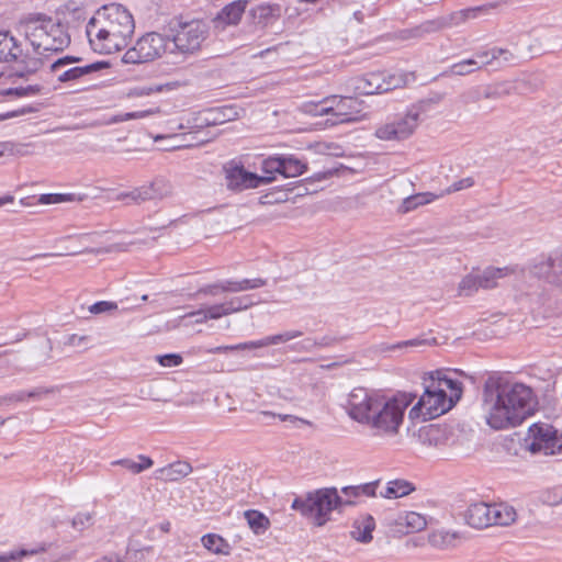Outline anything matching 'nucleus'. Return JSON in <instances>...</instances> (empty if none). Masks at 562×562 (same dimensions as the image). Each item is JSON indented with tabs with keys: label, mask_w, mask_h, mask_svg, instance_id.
<instances>
[{
	"label": "nucleus",
	"mask_w": 562,
	"mask_h": 562,
	"mask_svg": "<svg viewBox=\"0 0 562 562\" xmlns=\"http://www.w3.org/2000/svg\"><path fill=\"white\" fill-rule=\"evenodd\" d=\"M108 67H110V64L108 61L101 60V61H95V63L85 65V66H77V69H78L79 77L82 78L87 75L100 71Z\"/></svg>",
	"instance_id": "5fc2aeb1"
},
{
	"label": "nucleus",
	"mask_w": 562,
	"mask_h": 562,
	"mask_svg": "<svg viewBox=\"0 0 562 562\" xmlns=\"http://www.w3.org/2000/svg\"><path fill=\"white\" fill-rule=\"evenodd\" d=\"M209 319H218L223 316H227V310L224 305V302L218 304H213L204 307Z\"/></svg>",
	"instance_id": "4d7b16f0"
},
{
	"label": "nucleus",
	"mask_w": 562,
	"mask_h": 562,
	"mask_svg": "<svg viewBox=\"0 0 562 562\" xmlns=\"http://www.w3.org/2000/svg\"><path fill=\"white\" fill-rule=\"evenodd\" d=\"M355 504V501L344 499L336 487H323L295 497L291 507L305 517H313L314 524L322 527L330 519L333 510H341L342 507Z\"/></svg>",
	"instance_id": "20e7f679"
},
{
	"label": "nucleus",
	"mask_w": 562,
	"mask_h": 562,
	"mask_svg": "<svg viewBox=\"0 0 562 562\" xmlns=\"http://www.w3.org/2000/svg\"><path fill=\"white\" fill-rule=\"evenodd\" d=\"M431 345H437L436 338L417 337V338H413L409 340L397 342L396 345H393L390 349H396V348L402 349V348H407V347L420 348V347L431 346Z\"/></svg>",
	"instance_id": "49530a36"
},
{
	"label": "nucleus",
	"mask_w": 562,
	"mask_h": 562,
	"mask_svg": "<svg viewBox=\"0 0 562 562\" xmlns=\"http://www.w3.org/2000/svg\"><path fill=\"white\" fill-rule=\"evenodd\" d=\"M461 539V533L458 531L435 530L428 536V542L437 549L447 550L454 548L457 542Z\"/></svg>",
	"instance_id": "393cba45"
},
{
	"label": "nucleus",
	"mask_w": 562,
	"mask_h": 562,
	"mask_svg": "<svg viewBox=\"0 0 562 562\" xmlns=\"http://www.w3.org/2000/svg\"><path fill=\"white\" fill-rule=\"evenodd\" d=\"M27 400V391H18L15 393L9 394L7 396L0 397V404L7 402H23Z\"/></svg>",
	"instance_id": "774afa93"
},
{
	"label": "nucleus",
	"mask_w": 562,
	"mask_h": 562,
	"mask_svg": "<svg viewBox=\"0 0 562 562\" xmlns=\"http://www.w3.org/2000/svg\"><path fill=\"white\" fill-rule=\"evenodd\" d=\"M172 187L164 178H155L151 182L133 189L132 191L121 193L119 200L130 199L140 204L146 201L161 200L171 194Z\"/></svg>",
	"instance_id": "2eb2a0df"
},
{
	"label": "nucleus",
	"mask_w": 562,
	"mask_h": 562,
	"mask_svg": "<svg viewBox=\"0 0 562 562\" xmlns=\"http://www.w3.org/2000/svg\"><path fill=\"white\" fill-rule=\"evenodd\" d=\"M420 111L418 108H411L404 115L396 116L375 130L374 135L382 140H403L408 138L419 123Z\"/></svg>",
	"instance_id": "9b49d317"
},
{
	"label": "nucleus",
	"mask_w": 562,
	"mask_h": 562,
	"mask_svg": "<svg viewBox=\"0 0 562 562\" xmlns=\"http://www.w3.org/2000/svg\"><path fill=\"white\" fill-rule=\"evenodd\" d=\"M405 85H406V75H402V74L385 75L382 72V87H381L382 93L404 87Z\"/></svg>",
	"instance_id": "79ce46f5"
},
{
	"label": "nucleus",
	"mask_w": 562,
	"mask_h": 562,
	"mask_svg": "<svg viewBox=\"0 0 562 562\" xmlns=\"http://www.w3.org/2000/svg\"><path fill=\"white\" fill-rule=\"evenodd\" d=\"M134 30L131 12L122 4L110 3L88 21L86 34L94 52L112 54L127 46Z\"/></svg>",
	"instance_id": "f03ea898"
},
{
	"label": "nucleus",
	"mask_w": 562,
	"mask_h": 562,
	"mask_svg": "<svg viewBox=\"0 0 562 562\" xmlns=\"http://www.w3.org/2000/svg\"><path fill=\"white\" fill-rule=\"evenodd\" d=\"M251 341L240 342L237 345H229V346H217L214 348H210L206 351L209 353H225L228 351H235V350H251L252 346Z\"/></svg>",
	"instance_id": "3c124183"
},
{
	"label": "nucleus",
	"mask_w": 562,
	"mask_h": 562,
	"mask_svg": "<svg viewBox=\"0 0 562 562\" xmlns=\"http://www.w3.org/2000/svg\"><path fill=\"white\" fill-rule=\"evenodd\" d=\"M415 487L412 483L405 480H395L387 483L384 493H381L385 498H398L408 495Z\"/></svg>",
	"instance_id": "72a5a7b5"
},
{
	"label": "nucleus",
	"mask_w": 562,
	"mask_h": 562,
	"mask_svg": "<svg viewBox=\"0 0 562 562\" xmlns=\"http://www.w3.org/2000/svg\"><path fill=\"white\" fill-rule=\"evenodd\" d=\"M337 340L334 337L324 336V337H322L318 340L312 339V338H306L300 345H301V350L312 351L314 348H322V347L331 346Z\"/></svg>",
	"instance_id": "a18cd8bd"
},
{
	"label": "nucleus",
	"mask_w": 562,
	"mask_h": 562,
	"mask_svg": "<svg viewBox=\"0 0 562 562\" xmlns=\"http://www.w3.org/2000/svg\"><path fill=\"white\" fill-rule=\"evenodd\" d=\"M480 279L476 274L465 276L459 283V292L461 295L470 296L480 289Z\"/></svg>",
	"instance_id": "37998d69"
},
{
	"label": "nucleus",
	"mask_w": 562,
	"mask_h": 562,
	"mask_svg": "<svg viewBox=\"0 0 562 562\" xmlns=\"http://www.w3.org/2000/svg\"><path fill=\"white\" fill-rule=\"evenodd\" d=\"M244 516L249 528L258 536L263 535L270 528L269 518L259 510L248 509L244 513Z\"/></svg>",
	"instance_id": "2f4dec72"
},
{
	"label": "nucleus",
	"mask_w": 562,
	"mask_h": 562,
	"mask_svg": "<svg viewBox=\"0 0 562 562\" xmlns=\"http://www.w3.org/2000/svg\"><path fill=\"white\" fill-rule=\"evenodd\" d=\"M113 464L122 465L123 468L130 470L134 474H138L142 472V467H139L138 463L132 459H121L114 461Z\"/></svg>",
	"instance_id": "69168bd1"
},
{
	"label": "nucleus",
	"mask_w": 562,
	"mask_h": 562,
	"mask_svg": "<svg viewBox=\"0 0 562 562\" xmlns=\"http://www.w3.org/2000/svg\"><path fill=\"white\" fill-rule=\"evenodd\" d=\"M407 527V532H418L427 526L426 518L415 512H408L404 517H401Z\"/></svg>",
	"instance_id": "ea45409f"
},
{
	"label": "nucleus",
	"mask_w": 562,
	"mask_h": 562,
	"mask_svg": "<svg viewBox=\"0 0 562 562\" xmlns=\"http://www.w3.org/2000/svg\"><path fill=\"white\" fill-rule=\"evenodd\" d=\"M494 8V4H484L473 8H468L460 10L458 12H454L450 16V24L451 25H459L462 22H465L471 19H476L481 16L482 14L488 13Z\"/></svg>",
	"instance_id": "c756f323"
},
{
	"label": "nucleus",
	"mask_w": 562,
	"mask_h": 562,
	"mask_svg": "<svg viewBox=\"0 0 562 562\" xmlns=\"http://www.w3.org/2000/svg\"><path fill=\"white\" fill-rule=\"evenodd\" d=\"M436 199V194L431 192H424L409 195L405 198L398 209L401 213H408L420 205L430 203Z\"/></svg>",
	"instance_id": "f704fd0d"
},
{
	"label": "nucleus",
	"mask_w": 562,
	"mask_h": 562,
	"mask_svg": "<svg viewBox=\"0 0 562 562\" xmlns=\"http://www.w3.org/2000/svg\"><path fill=\"white\" fill-rule=\"evenodd\" d=\"M538 401L531 387L510 382L497 372L483 384L482 409L486 424L496 430L515 428L537 412Z\"/></svg>",
	"instance_id": "f257e3e1"
},
{
	"label": "nucleus",
	"mask_w": 562,
	"mask_h": 562,
	"mask_svg": "<svg viewBox=\"0 0 562 562\" xmlns=\"http://www.w3.org/2000/svg\"><path fill=\"white\" fill-rule=\"evenodd\" d=\"M449 373H450L449 370L441 369V370H436V371L429 372L426 375V378L430 382H434L435 385L437 383L440 384L439 387H443L445 393H447V391L449 390L450 394L448 395V397L450 400H453V402L457 404L460 401V398L462 397V392H463L462 383L459 380L450 376Z\"/></svg>",
	"instance_id": "aec40b11"
},
{
	"label": "nucleus",
	"mask_w": 562,
	"mask_h": 562,
	"mask_svg": "<svg viewBox=\"0 0 562 562\" xmlns=\"http://www.w3.org/2000/svg\"><path fill=\"white\" fill-rule=\"evenodd\" d=\"M224 305L227 310L228 315L244 311L239 296L231 297L229 300L224 302Z\"/></svg>",
	"instance_id": "e2e57ef3"
},
{
	"label": "nucleus",
	"mask_w": 562,
	"mask_h": 562,
	"mask_svg": "<svg viewBox=\"0 0 562 562\" xmlns=\"http://www.w3.org/2000/svg\"><path fill=\"white\" fill-rule=\"evenodd\" d=\"M226 188L229 191L241 192L248 189L259 188L274 180L272 176H259L248 171L241 164L231 160L224 165Z\"/></svg>",
	"instance_id": "9d476101"
},
{
	"label": "nucleus",
	"mask_w": 562,
	"mask_h": 562,
	"mask_svg": "<svg viewBox=\"0 0 562 562\" xmlns=\"http://www.w3.org/2000/svg\"><path fill=\"white\" fill-rule=\"evenodd\" d=\"M261 169L266 176L280 173L284 178H292L304 173L307 166L294 155H276L266 158Z\"/></svg>",
	"instance_id": "ddd939ff"
},
{
	"label": "nucleus",
	"mask_w": 562,
	"mask_h": 562,
	"mask_svg": "<svg viewBox=\"0 0 562 562\" xmlns=\"http://www.w3.org/2000/svg\"><path fill=\"white\" fill-rule=\"evenodd\" d=\"M170 38L149 32L139 37L135 45L128 48L122 57L124 64H145L159 58L162 53H169Z\"/></svg>",
	"instance_id": "6e6552de"
},
{
	"label": "nucleus",
	"mask_w": 562,
	"mask_h": 562,
	"mask_svg": "<svg viewBox=\"0 0 562 562\" xmlns=\"http://www.w3.org/2000/svg\"><path fill=\"white\" fill-rule=\"evenodd\" d=\"M44 55H35L31 56L30 54H23L19 57L16 63L21 65V70L15 72V76L23 78L27 75L35 74L37 70L42 68L45 61Z\"/></svg>",
	"instance_id": "cd10ccee"
},
{
	"label": "nucleus",
	"mask_w": 562,
	"mask_h": 562,
	"mask_svg": "<svg viewBox=\"0 0 562 562\" xmlns=\"http://www.w3.org/2000/svg\"><path fill=\"white\" fill-rule=\"evenodd\" d=\"M480 68L481 66L479 65V61L476 59L469 58L453 64L450 67L449 72L454 76H465L474 72Z\"/></svg>",
	"instance_id": "a19ab883"
},
{
	"label": "nucleus",
	"mask_w": 562,
	"mask_h": 562,
	"mask_svg": "<svg viewBox=\"0 0 562 562\" xmlns=\"http://www.w3.org/2000/svg\"><path fill=\"white\" fill-rule=\"evenodd\" d=\"M93 524V516L90 513H78L71 519V526L75 530L83 531Z\"/></svg>",
	"instance_id": "09e8293b"
},
{
	"label": "nucleus",
	"mask_w": 562,
	"mask_h": 562,
	"mask_svg": "<svg viewBox=\"0 0 562 562\" xmlns=\"http://www.w3.org/2000/svg\"><path fill=\"white\" fill-rule=\"evenodd\" d=\"M474 186V179L472 177H467V178H463L459 181H456L453 182L449 189H448V192L451 193V192H457V191H460V190H463V189H468V188H471Z\"/></svg>",
	"instance_id": "052dcab7"
},
{
	"label": "nucleus",
	"mask_w": 562,
	"mask_h": 562,
	"mask_svg": "<svg viewBox=\"0 0 562 562\" xmlns=\"http://www.w3.org/2000/svg\"><path fill=\"white\" fill-rule=\"evenodd\" d=\"M328 102L321 100L318 102H307L303 104V111L314 116L331 115L333 108L326 106Z\"/></svg>",
	"instance_id": "c03bdc74"
},
{
	"label": "nucleus",
	"mask_w": 562,
	"mask_h": 562,
	"mask_svg": "<svg viewBox=\"0 0 562 562\" xmlns=\"http://www.w3.org/2000/svg\"><path fill=\"white\" fill-rule=\"evenodd\" d=\"M192 465L187 461H176L156 470V479L165 482H177L192 472Z\"/></svg>",
	"instance_id": "4be33fe9"
},
{
	"label": "nucleus",
	"mask_w": 562,
	"mask_h": 562,
	"mask_svg": "<svg viewBox=\"0 0 562 562\" xmlns=\"http://www.w3.org/2000/svg\"><path fill=\"white\" fill-rule=\"evenodd\" d=\"M461 102L465 105L476 103L483 99V90L480 87H472L460 95Z\"/></svg>",
	"instance_id": "8fccbe9b"
},
{
	"label": "nucleus",
	"mask_w": 562,
	"mask_h": 562,
	"mask_svg": "<svg viewBox=\"0 0 562 562\" xmlns=\"http://www.w3.org/2000/svg\"><path fill=\"white\" fill-rule=\"evenodd\" d=\"M116 308H117V304L115 302L99 301V302L93 303L89 307V312L97 315V314H103L106 312H111Z\"/></svg>",
	"instance_id": "6e6d98bb"
},
{
	"label": "nucleus",
	"mask_w": 562,
	"mask_h": 562,
	"mask_svg": "<svg viewBox=\"0 0 562 562\" xmlns=\"http://www.w3.org/2000/svg\"><path fill=\"white\" fill-rule=\"evenodd\" d=\"M26 40L35 55L48 57L64 50L70 44V35L64 25L44 13H29L20 20Z\"/></svg>",
	"instance_id": "7ed1b4c3"
},
{
	"label": "nucleus",
	"mask_w": 562,
	"mask_h": 562,
	"mask_svg": "<svg viewBox=\"0 0 562 562\" xmlns=\"http://www.w3.org/2000/svg\"><path fill=\"white\" fill-rule=\"evenodd\" d=\"M525 441L528 450L533 454H562V435L550 424H532Z\"/></svg>",
	"instance_id": "1a4fd4ad"
},
{
	"label": "nucleus",
	"mask_w": 562,
	"mask_h": 562,
	"mask_svg": "<svg viewBox=\"0 0 562 562\" xmlns=\"http://www.w3.org/2000/svg\"><path fill=\"white\" fill-rule=\"evenodd\" d=\"M303 335L301 330H286L277 335L267 336L259 340L251 341L252 349L288 342Z\"/></svg>",
	"instance_id": "7c9ffc66"
},
{
	"label": "nucleus",
	"mask_w": 562,
	"mask_h": 562,
	"mask_svg": "<svg viewBox=\"0 0 562 562\" xmlns=\"http://www.w3.org/2000/svg\"><path fill=\"white\" fill-rule=\"evenodd\" d=\"M412 402L405 397L382 396L369 416V420L363 424L375 437H392L398 434L400 427L404 420V414Z\"/></svg>",
	"instance_id": "39448f33"
},
{
	"label": "nucleus",
	"mask_w": 562,
	"mask_h": 562,
	"mask_svg": "<svg viewBox=\"0 0 562 562\" xmlns=\"http://www.w3.org/2000/svg\"><path fill=\"white\" fill-rule=\"evenodd\" d=\"M203 547L214 554L228 555L231 553V544L217 533H206L201 538Z\"/></svg>",
	"instance_id": "c85d7f7f"
},
{
	"label": "nucleus",
	"mask_w": 562,
	"mask_h": 562,
	"mask_svg": "<svg viewBox=\"0 0 562 562\" xmlns=\"http://www.w3.org/2000/svg\"><path fill=\"white\" fill-rule=\"evenodd\" d=\"M46 550H47L46 544L41 543V544L35 546L32 549H20L16 551H12L9 555H1L0 562H21L20 561L21 558L43 553Z\"/></svg>",
	"instance_id": "58836bf2"
},
{
	"label": "nucleus",
	"mask_w": 562,
	"mask_h": 562,
	"mask_svg": "<svg viewBox=\"0 0 562 562\" xmlns=\"http://www.w3.org/2000/svg\"><path fill=\"white\" fill-rule=\"evenodd\" d=\"M248 3V0H235L224 5L212 19L214 30L223 32L229 26L238 25Z\"/></svg>",
	"instance_id": "dca6fc26"
},
{
	"label": "nucleus",
	"mask_w": 562,
	"mask_h": 562,
	"mask_svg": "<svg viewBox=\"0 0 562 562\" xmlns=\"http://www.w3.org/2000/svg\"><path fill=\"white\" fill-rule=\"evenodd\" d=\"M78 79H80V77L78 75L77 66L65 70L57 78L59 82H69Z\"/></svg>",
	"instance_id": "338daca9"
},
{
	"label": "nucleus",
	"mask_w": 562,
	"mask_h": 562,
	"mask_svg": "<svg viewBox=\"0 0 562 562\" xmlns=\"http://www.w3.org/2000/svg\"><path fill=\"white\" fill-rule=\"evenodd\" d=\"M171 33L169 53L187 58L201 49L202 43L209 36L210 26L207 22L200 19L180 20L177 25L171 27Z\"/></svg>",
	"instance_id": "423d86ee"
},
{
	"label": "nucleus",
	"mask_w": 562,
	"mask_h": 562,
	"mask_svg": "<svg viewBox=\"0 0 562 562\" xmlns=\"http://www.w3.org/2000/svg\"><path fill=\"white\" fill-rule=\"evenodd\" d=\"M362 102L353 97H341L336 108L331 110L330 125L359 121Z\"/></svg>",
	"instance_id": "f3484780"
},
{
	"label": "nucleus",
	"mask_w": 562,
	"mask_h": 562,
	"mask_svg": "<svg viewBox=\"0 0 562 562\" xmlns=\"http://www.w3.org/2000/svg\"><path fill=\"white\" fill-rule=\"evenodd\" d=\"M475 57V59L479 61V65L482 67L501 57H503L504 61H510L513 59V54L507 49L494 47L488 50L477 52Z\"/></svg>",
	"instance_id": "c9c22d12"
},
{
	"label": "nucleus",
	"mask_w": 562,
	"mask_h": 562,
	"mask_svg": "<svg viewBox=\"0 0 562 562\" xmlns=\"http://www.w3.org/2000/svg\"><path fill=\"white\" fill-rule=\"evenodd\" d=\"M440 384H434L426 376L424 378V393L418 402L412 407L409 417H423L434 419L450 411L456 403L448 397Z\"/></svg>",
	"instance_id": "0eeeda50"
},
{
	"label": "nucleus",
	"mask_w": 562,
	"mask_h": 562,
	"mask_svg": "<svg viewBox=\"0 0 562 562\" xmlns=\"http://www.w3.org/2000/svg\"><path fill=\"white\" fill-rule=\"evenodd\" d=\"M156 360L162 367H178L182 363L183 358L180 353H166L158 355Z\"/></svg>",
	"instance_id": "603ef678"
},
{
	"label": "nucleus",
	"mask_w": 562,
	"mask_h": 562,
	"mask_svg": "<svg viewBox=\"0 0 562 562\" xmlns=\"http://www.w3.org/2000/svg\"><path fill=\"white\" fill-rule=\"evenodd\" d=\"M383 395L364 387L353 389L346 404L348 416L360 425L369 420V416Z\"/></svg>",
	"instance_id": "f8f14e48"
},
{
	"label": "nucleus",
	"mask_w": 562,
	"mask_h": 562,
	"mask_svg": "<svg viewBox=\"0 0 562 562\" xmlns=\"http://www.w3.org/2000/svg\"><path fill=\"white\" fill-rule=\"evenodd\" d=\"M506 269L501 268H486L482 273L476 274L477 279H480V288L482 289H492L497 285V280L505 277Z\"/></svg>",
	"instance_id": "e433bc0d"
},
{
	"label": "nucleus",
	"mask_w": 562,
	"mask_h": 562,
	"mask_svg": "<svg viewBox=\"0 0 562 562\" xmlns=\"http://www.w3.org/2000/svg\"><path fill=\"white\" fill-rule=\"evenodd\" d=\"M440 26H441L440 23L435 22V21L426 22L413 31L414 36H422V34L432 32V31L439 29Z\"/></svg>",
	"instance_id": "0e129e2a"
},
{
	"label": "nucleus",
	"mask_w": 562,
	"mask_h": 562,
	"mask_svg": "<svg viewBox=\"0 0 562 562\" xmlns=\"http://www.w3.org/2000/svg\"><path fill=\"white\" fill-rule=\"evenodd\" d=\"M450 434V429L446 425L429 424L420 427L416 437L422 445L437 448L448 442Z\"/></svg>",
	"instance_id": "6ab92c4d"
},
{
	"label": "nucleus",
	"mask_w": 562,
	"mask_h": 562,
	"mask_svg": "<svg viewBox=\"0 0 562 562\" xmlns=\"http://www.w3.org/2000/svg\"><path fill=\"white\" fill-rule=\"evenodd\" d=\"M267 284V279L254 278V279H241V280H220L212 284L201 286L196 294L216 296L220 293H238L249 290L259 289Z\"/></svg>",
	"instance_id": "4468645a"
},
{
	"label": "nucleus",
	"mask_w": 562,
	"mask_h": 562,
	"mask_svg": "<svg viewBox=\"0 0 562 562\" xmlns=\"http://www.w3.org/2000/svg\"><path fill=\"white\" fill-rule=\"evenodd\" d=\"M379 481L364 483L360 485H348L341 488V493L346 496L345 499L353 501L361 496L373 497L375 496V490Z\"/></svg>",
	"instance_id": "473e14b6"
},
{
	"label": "nucleus",
	"mask_w": 562,
	"mask_h": 562,
	"mask_svg": "<svg viewBox=\"0 0 562 562\" xmlns=\"http://www.w3.org/2000/svg\"><path fill=\"white\" fill-rule=\"evenodd\" d=\"M491 505L484 502L471 504L464 514L467 524L476 529L490 527L492 519Z\"/></svg>",
	"instance_id": "412c9836"
},
{
	"label": "nucleus",
	"mask_w": 562,
	"mask_h": 562,
	"mask_svg": "<svg viewBox=\"0 0 562 562\" xmlns=\"http://www.w3.org/2000/svg\"><path fill=\"white\" fill-rule=\"evenodd\" d=\"M41 86L38 85H29L26 87H16L9 88L3 91L5 95H15V97H27V95H36L41 92Z\"/></svg>",
	"instance_id": "de8ad7c7"
},
{
	"label": "nucleus",
	"mask_w": 562,
	"mask_h": 562,
	"mask_svg": "<svg viewBox=\"0 0 562 562\" xmlns=\"http://www.w3.org/2000/svg\"><path fill=\"white\" fill-rule=\"evenodd\" d=\"M82 58L81 57H78V56H71V55H67V56H64L61 58H58L57 60H55L52 65H50V70L52 71H56L57 69L64 67V66H67L69 64H75V63H79L81 61Z\"/></svg>",
	"instance_id": "bf43d9fd"
},
{
	"label": "nucleus",
	"mask_w": 562,
	"mask_h": 562,
	"mask_svg": "<svg viewBox=\"0 0 562 562\" xmlns=\"http://www.w3.org/2000/svg\"><path fill=\"white\" fill-rule=\"evenodd\" d=\"M531 273L549 283L562 286V254L535 263Z\"/></svg>",
	"instance_id": "a211bd4d"
},
{
	"label": "nucleus",
	"mask_w": 562,
	"mask_h": 562,
	"mask_svg": "<svg viewBox=\"0 0 562 562\" xmlns=\"http://www.w3.org/2000/svg\"><path fill=\"white\" fill-rule=\"evenodd\" d=\"M206 113H207V116L205 117V124H207V125H210V124L216 125V124H222L225 121H231V116L229 115L226 116L225 112L220 110V108L211 109Z\"/></svg>",
	"instance_id": "864d4df0"
},
{
	"label": "nucleus",
	"mask_w": 562,
	"mask_h": 562,
	"mask_svg": "<svg viewBox=\"0 0 562 562\" xmlns=\"http://www.w3.org/2000/svg\"><path fill=\"white\" fill-rule=\"evenodd\" d=\"M382 72H372L357 79L356 90L362 94L382 93Z\"/></svg>",
	"instance_id": "bb28decb"
},
{
	"label": "nucleus",
	"mask_w": 562,
	"mask_h": 562,
	"mask_svg": "<svg viewBox=\"0 0 562 562\" xmlns=\"http://www.w3.org/2000/svg\"><path fill=\"white\" fill-rule=\"evenodd\" d=\"M491 526H508L516 520V510L514 507L506 504H492L491 505Z\"/></svg>",
	"instance_id": "a878e982"
},
{
	"label": "nucleus",
	"mask_w": 562,
	"mask_h": 562,
	"mask_svg": "<svg viewBox=\"0 0 562 562\" xmlns=\"http://www.w3.org/2000/svg\"><path fill=\"white\" fill-rule=\"evenodd\" d=\"M149 113H150V111L127 112L124 114L114 115L110 120V123H120V122H124V121H128V120H133V119H139V117H144V116L148 115Z\"/></svg>",
	"instance_id": "13d9d810"
},
{
	"label": "nucleus",
	"mask_w": 562,
	"mask_h": 562,
	"mask_svg": "<svg viewBox=\"0 0 562 562\" xmlns=\"http://www.w3.org/2000/svg\"><path fill=\"white\" fill-rule=\"evenodd\" d=\"M375 528L374 518L369 515H361L358 517L352 524V530L350 531V536L352 539L361 542L369 543L372 540V532Z\"/></svg>",
	"instance_id": "5701e85b"
},
{
	"label": "nucleus",
	"mask_w": 562,
	"mask_h": 562,
	"mask_svg": "<svg viewBox=\"0 0 562 562\" xmlns=\"http://www.w3.org/2000/svg\"><path fill=\"white\" fill-rule=\"evenodd\" d=\"M337 172H338V168H333V167L331 168H326V169H324L322 171H318V172L314 173L310 178L301 180L300 182H297L299 186H296V188L299 189L296 195H303V194H307V193L311 192V190L306 187L307 183L329 179L334 175H336Z\"/></svg>",
	"instance_id": "4c0bfd02"
},
{
	"label": "nucleus",
	"mask_w": 562,
	"mask_h": 562,
	"mask_svg": "<svg viewBox=\"0 0 562 562\" xmlns=\"http://www.w3.org/2000/svg\"><path fill=\"white\" fill-rule=\"evenodd\" d=\"M22 56L19 42L8 31L0 32V63H11Z\"/></svg>",
	"instance_id": "b1692460"
},
{
	"label": "nucleus",
	"mask_w": 562,
	"mask_h": 562,
	"mask_svg": "<svg viewBox=\"0 0 562 562\" xmlns=\"http://www.w3.org/2000/svg\"><path fill=\"white\" fill-rule=\"evenodd\" d=\"M33 112H35V108H33L31 105L22 106V108H20L18 110L0 114V119H2V121H4V120H8V119L21 116V115L33 113Z\"/></svg>",
	"instance_id": "680f3d73"
}]
</instances>
